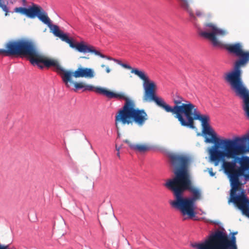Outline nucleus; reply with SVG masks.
Instances as JSON below:
<instances>
[{"label":"nucleus","mask_w":249,"mask_h":249,"mask_svg":"<svg viewBox=\"0 0 249 249\" xmlns=\"http://www.w3.org/2000/svg\"><path fill=\"white\" fill-rule=\"evenodd\" d=\"M4 48L0 49V54L6 56H19L26 57L32 65H36L41 69L44 66L40 63L43 64L48 68L53 67L61 76L67 87L69 88L71 84H73L75 90L82 89L83 91H89V90H85L84 88H77L76 84L82 83L86 85L92 86L91 85L87 84L84 82H73L72 77L93 78L95 73L92 69L80 66L74 71L66 70L61 67L57 60L47 57L41 53L36 44L31 39L22 38L10 40L5 44Z\"/></svg>","instance_id":"f257e3e1"},{"label":"nucleus","mask_w":249,"mask_h":249,"mask_svg":"<svg viewBox=\"0 0 249 249\" xmlns=\"http://www.w3.org/2000/svg\"><path fill=\"white\" fill-rule=\"evenodd\" d=\"M169 159L176 167L174 172L175 177L168 179L164 184L176 198L170 204L178 209L183 215L192 218L195 216V203L202 198V191L194 186L191 180L188 171L189 158L184 155L172 154Z\"/></svg>","instance_id":"f03ea898"},{"label":"nucleus","mask_w":249,"mask_h":249,"mask_svg":"<svg viewBox=\"0 0 249 249\" xmlns=\"http://www.w3.org/2000/svg\"><path fill=\"white\" fill-rule=\"evenodd\" d=\"M175 104L171 107L166 104L161 98L157 104L167 112H171L175 115L181 126L194 129L196 128L195 120H199L201 123L202 132L205 135H209L211 138L206 137L205 142L207 143L214 142L219 147L221 145V141L216 137V134L209 124L210 117L208 115H202L196 106L189 101L180 96H177L173 99Z\"/></svg>","instance_id":"7ed1b4c3"},{"label":"nucleus","mask_w":249,"mask_h":249,"mask_svg":"<svg viewBox=\"0 0 249 249\" xmlns=\"http://www.w3.org/2000/svg\"><path fill=\"white\" fill-rule=\"evenodd\" d=\"M225 48L231 53L239 57L234 64L233 70L224 74L223 78L235 95L243 100V109L249 119V90L242 79L241 67L249 62V51H245L240 43L227 44Z\"/></svg>","instance_id":"20e7f679"},{"label":"nucleus","mask_w":249,"mask_h":249,"mask_svg":"<svg viewBox=\"0 0 249 249\" xmlns=\"http://www.w3.org/2000/svg\"><path fill=\"white\" fill-rule=\"evenodd\" d=\"M249 140V134L246 135L242 138L236 137L233 140L224 139L221 141V145L224 150H220V147L217 144H214L209 150L210 159L212 161L214 162L215 165H217L221 160L224 158H231L235 160V162H238L240 165V169L243 173L244 171L249 169V157L242 156L239 157L238 156L244 154H234L231 151V148H235L239 145L238 142H245L247 140Z\"/></svg>","instance_id":"39448f33"},{"label":"nucleus","mask_w":249,"mask_h":249,"mask_svg":"<svg viewBox=\"0 0 249 249\" xmlns=\"http://www.w3.org/2000/svg\"><path fill=\"white\" fill-rule=\"evenodd\" d=\"M223 162V168L225 172L229 174L231 182V199L237 207L241 211L243 215L249 217V199L246 196L244 191L240 195H236L237 191L241 189L242 183L239 180V177L242 175L240 169H235V160L233 161H226L225 159L220 161Z\"/></svg>","instance_id":"423d86ee"},{"label":"nucleus","mask_w":249,"mask_h":249,"mask_svg":"<svg viewBox=\"0 0 249 249\" xmlns=\"http://www.w3.org/2000/svg\"><path fill=\"white\" fill-rule=\"evenodd\" d=\"M27 17L30 18H35L37 17L41 21L47 24L51 28L52 32L55 36L59 37L62 41L69 44L71 48L76 49L79 52L85 53L87 52H94L97 53L92 50V47L86 45L84 41L74 43L72 38H70L67 34H64L60 30L58 26L52 25L47 13L40 6L33 4L27 8Z\"/></svg>","instance_id":"0eeeda50"},{"label":"nucleus","mask_w":249,"mask_h":249,"mask_svg":"<svg viewBox=\"0 0 249 249\" xmlns=\"http://www.w3.org/2000/svg\"><path fill=\"white\" fill-rule=\"evenodd\" d=\"M84 44L87 46L92 47L93 48L92 50L97 52V53H96L94 52H87L86 53H94L95 55H99L102 58H107L108 60H113L124 68L131 70V73H134L143 81V87L144 90L143 101L144 102L153 101L157 105L161 98L157 97L156 95V92L157 89V85L154 81L149 79L148 76L144 71H140L138 69L132 68L130 66L126 64L122 63L120 60L112 59L110 57L106 56L104 54L101 53L100 52L95 50L94 46L90 45H88L85 42Z\"/></svg>","instance_id":"6e6552de"},{"label":"nucleus","mask_w":249,"mask_h":249,"mask_svg":"<svg viewBox=\"0 0 249 249\" xmlns=\"http://www.w3.org/2000/svg\"><path fill=\"white\" fill-rule=\"evenodd\" d=\"M229 238L228 235L221 231H216L210 235L203 242L192 244V247L196 249H237L236 240L234 234Z\"/></svg>","instance_id":"1a4fd4ad"},{"label":"nucleus","mask_w":249,"mask_h":249,"mask_svg":"<svg viewBox=\"0 0 249 249\" xmlns=\"http://www.w3.org/2000/svg\"><path fill=\"white\" fill-rule=\"evenodd\" d=\"M133 102L127 103L120 110L115 116V124L121 123L123 124H132L134 123L139 126H142L148 119V116L144 109L135 108Z\"/></svg>","instance_id":"9d476101"},{"label":"nucleus","mask_w":249,"mask_h":249,"mask_svg":"<svg viewBox=\"0 0 249 249\" xmlns=\"http://www.w3.org/2000/svg\"><path fill=\"white\" fill-rule=\"evenodd\" d=\"M76 88H84L85 90H89V91H94L96 93L104 95L109 99L114 98L119 100H125V102L124 106H125L127 103L133 102V101L130 100L128 98V97L124 92H115L106 88H102L100 87H94L93 86L86 85L82 83L76 84Z\"/></svg>","instance_id":"9b49d317"},{"label":"nucleus","mask_w":249,"mask_h":249,"mask_svg":"<svg viewBox=\"0 0 249 249\" xmlns=\"http://www.w3.org/2000/svg\"><path fill=\"white\" fill-rule=\"evenodd\" d=\"M124 142L128 144L131 149L140 153H144L150 149V147L146 144L133 143L128 140H124Z\"/></svg>","instance_id":"f8f14e48"},{"label":"nucleus","mask_w":249,"mask_h":249,"mask_svg":"<svg viewBox=\"0 0 249 249\" xmlns=\"http://www.w3.org/2000/svg\"><path fill=\"white\" fill-rule=\"evenodd\" d=\"M238 146L231 148V152L236 154H245L249 152V140H247L245 142H238Z\"/></svg>","instance_id":"ddd939ff"},{"label":"nucleus","mask_w":249,"mask_h":249,"mask_svg":"<svg viewBox=\"0 0 249 249\" xmlns=\"http://www.w3.org/2000/svg\"><path fill=\"white\" fill-rule=\"evenodd\" d=\"M14 12L16 13H18L21 15H24L27 16V8L25 7H16L14 9Z\"/></svg>","instance_id":"4468645a"},{"label":"nucleus","mask_w":249,"mask_h":249,"mask_svg":"<svg viewBox=\"0 0 249 249\" xmlns=\"http://www.w3.org/2000/svg\"><path fill=\"white\" fill-rule=\"evenodd\" d=\"M0 7L1 8L3 11H4L5 12V16H7L8 13V9L6 5L5 4H3L1 2H0Z\"/></svg>","instance_id":"2eb2a0df"},{"label":"nucleus","mask_w":249,"mask_h":249,"mask_svg":"<svg viewBox=\"0 0 249 249\" xmlns=\"http://www.w3.org/2000/svg\"><path fill=\"white\" fill-rule=\"evenodd\" d=\"M101 67L103 68H106V71L107 73H108L110 72L111 69H110V68L108 66H106L105 64H102L101 65Z\"/></svg>","instance_id":"dca6fc26"},{"label":"nucleus","mask_w":249,"mask_h":249,"mask_svg":"<svg viewBox=\"0 0 249 249\" xmlns=\"http://www.w3.org/2000/svg\"><path fill=\"white\" fill-rule=\"evenodd\" d=\"M204 15L202 11H201V10H196V15L197 17H202Z\"/></svg>","instance_id":"f3484780"},{"label":"nucleus","mask_w":249,"mask_h":249,"mask_svg":"<svg viewBox=\"0 0 249 249\" xmlns=\"http://www.w3.org/2000/svg\"><path fill=\"white\" fill-rule=\"evenodd\" d=\"M0 249H9L8 248V245H7V246L2 245L0 243Z\"/></svg>","instance_id":"a211bd4d"},{"label":"nucleus","mask_w":249,"mask_h":249,"mask_svg":"<svg viewBox=\"0 0 249 249\" xmlns=\"http://www.w3.org/2000/svg\"><path fill=\"white\" fill-rule=\"evenodd\" d=\"M209 172L210 175L211 176H213L215 175V173H214L213 172V169H212V168H211V169H210V170H209Z\"/></svg>","instance_id":"6ab92c4d"},{"label":"nucleus","mask_w":249,"mask_h":249,"mask_svg":"<svg viewBox=\"0 0 249 249\" xmlns=\"http://www.w3.org/2000/svg\"><path fill=\"white\" fill-rule=\"evenodd\" d=\"M116 150L118 151V152H119L120 150L121 149V146H118L117 145H116Z\"/></svg>","instance_id":"aec40b11"},{"label":"nucleus","mask_w":249,"mask_h":249,"mask_svg":"<svg viewBox=\"0 0 249 249\" xmlns=\"http://www.w3.org/2000/svg\"><path fill=\"white\" fill-rule=\"evenodd\" d=\"M117 157H118L119 158L120 157V153L119 152H118V153H117Z\"/></svg>","instance_id":"412c9836"},{"label":"nucleus","mask_w":249,"mask_h":249,"mask_svg":"<svg viewBox=\"0 0 249 249\" xmlns=\"http://www.w3.org/2000/svg\"><path fill=\"white\" fill-rule=\"evenodd\" d=\"M81 58H86V59H89V57H85V56L81 57Z\"/></svg>","instance_id":"4be33fe9"},{"label":"nucleus","mask_w":249,"mask_h":249,"mask_svg":"<svg viewBox=\"0 0 249 249\" xmlns=\"http://www.w3.org/2000/svg\"><path fill=\"white\" fill-rule=\"evenodd\" d=\"M118 137H120V134L119 132L118 133Z\"/></svg>","instance_id":"5701e85b"}]
</instances>
